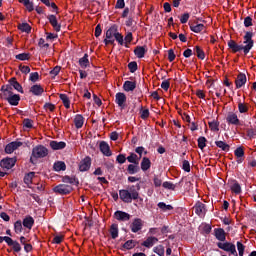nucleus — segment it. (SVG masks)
Listing matches in <instances>:
<instances>
[{
    "label": "nucleus",
    "mask_w": 256,
    "mask_h": 256,
    "mask_svg": "<svg viewBox=\"0 0 256 256\" xmlns=\"http://www.w3.org/2000/svg\"><path fill=\"white\" fill-rule=\"evenodd\" d=\"M120 199L124 203H132V201L139 199V192L135 189V186H130L128 190L123 189L119 191Z\"/></svg>",
    "instance_id": "f257e3e1"
},
{
    "label": "nucleus",
    "mask_w": 256,
    "mask_h": 256,
    "mask_svg": "<svg viewBox=\"0 0 256 256\" xmlns=\"http://www.w3.org/2000/svg\"><path fill=\"white\" fill-rule=\"evenodd\" d=\"M47 155H49V151L47 150V148H45V146H36L32 150L30 162H32L33 165H35L37 163V159H43V157H47Z\"/></svg>",
    "instance_id": "f03ea898"
},
{
    "label": "nucleus",
    "mask_w": 256,
    "mask_h": 256,
    "mask_svg": "<svg viewBox=\"0 0 256 256\" xmlns=\"http://www.w3.org/2000/svg\"><path fill=\"white\" fill-rule=\"evenodd\" d=\"M243 44H240L242 47V51L244 55H247L249 51L253 49V45H255V42L253 41V33L252 32H246L244 37Z\"/></svg>",
    "instance_id": "7ed1b4c3"
},
{
    "label": "nucleus",
    "mask_w": 256,
    "mask_h": 256,
    "mask_svg": "<svg viewBox=\"0 0 256 256\" xmlns=\"http://www.w3.org/2000/svg\"><path fill=\"white\" fill-rule=\"evenodd\" d=\"M119 30H117V26L113 25L106 31V38L104 39L105 45H113L115 43V36Z\"/></svg>",
    "instance_id": "20e7f679"
},
{
    "label": "nucleus",
    "mask_w": 256,
    "mask_h": 256,
    "mask_svg": "<svg viewBox=\"0 0 256 256\" xmlns=\"http://www.w3.org/2000/svg\"><path fill=\"white\" fill-rule=\"evenodd\" d=\"M217 247H219V249H222L223 251H226L227 253H230V255L238 256L237 248L235 247V244L231 242H218Z\"/></svg>",
    "instance_id": "39448f33"
},
{
    "label": "nucleus",
    "mask_w": 256,
    "mask_h": 256,
    "mask_svg": "<svg viewBox=\"0 0 256 256\" xmlns=\"http://www.w3.org/2000/svg\"><path fill=\"white\" fill-rule=\"evenodd\" d=\"M54 193L58 195H69L73 191V187L67 184H60L53 188Z\"/></svg>",
    "instance_id": "423d86ee"
},
{
    "label": "nucleus",
    "mask_w": 256,
    "mask_h": 256,
    "mask_svg": "<svg viewBox=\"0 0 256 256\" xmlns=\"http://www.w3.org/2000/svg\"><path fill=\"white\" fill-rule=\"evenodd\" d=\"M17 163V158H4L0 161V167H2V169H6L7 171H9V169H13V167H15V164Z\"/></svg>",
    "instance_id": "0eeeda50"
},
{
    "label": "nucleus",
    "mask_w": 256,
    "mask_h": 256,
    "mask_svg": "<svg viewBox=\"0 0 256 256\" xmlns=\"http://www.w3.org/2000/svg\"><path fill=\"white\" fill-rule=\"evenodd\" d=\"M132 233H139L143 229V220L140 218H135L130 225Z\"/></svg>",
    "instance_id": "6e6552de"
},
{
    "label": "nucleus",
    "mask_w": 256,
    "mask_h": 256,
    "mask_svg": "<svg viewBox=\"0 0 256 256\" xmlns=\"http://www.w3.org/2000/svg\"><path fill=\"white\" fill-rule=\"evenodd\" d=\"M2 93L0 94L1 99H5V101H8V99L14 95L13 94V87L11 86H2L1 88Z\"/></svg>",
    "instance_id": "1a4fd4ad"
},
{
    "label": "nucleus",
    "mask_w": 256,
    "mask_h": 256,
    "mask_svg": "<svg viewBox=\"0 0 256 256\" xmlns=\"http://www.w3.org/2000/svg\"><path fill=\"white\" fill-rule=\"evenodd\" d=\"M114 218L117 220V221H122V222H125V221H129L131 219V214L127 213V212H123L121 210H118L114 213Z\"/></svg>",
    "instance_id": "9d476101"
},
{
    "label": "nucleus",
    "mask_w": 256,
    "mask_h": 256,
    "mask_svg": "<svg viewBox=\"0 0 256 256\" xmlns=\"http://www.w3.org/2000/svg\"><path fill=\"white\" fill-rule=\"evenodd\" d=\"M22 145H23V142H19V141L11 142L5 147V153H7L8 155H11L13 151H17V148L21 147Z\"/></svg>",
    "instance_id": "9b49d317"
},
{
    "label": "nucleus",
    "mask_w": 256,
    "mask_h": 256,
    "mask_svg": "<svg viewBox=\"0 0 256 256\" xmlns=\"http://www.w3.org/2000/svg\"><path fill=\"white\" fill-rule=\"evenodd\" d=\"M194 211L199 217H205V213H207V209L205 208V204H203V202H197L194 206Z\"/></svg>",
    "instance_id": "f8f14e48"
},
{
    "label": "nucleus",
    "mask_w": 256,
    "mask_h": 256,
    "mask_svg": "<svg viewBox=\"0 0 256 256\" xmlns=\"http://www.w3.org/2000/svg\"><path fill=\"white\" fill-rule=\"evenodd\" d=\"M116 103L121 109H125V103L127 102V96L123 92L116 93Z\"/></svg>",
    "instance_id": "ddd939ff"
},
{
    "label": "nucleus",
    "mask_w": 256,
    "mask_h": 256,
    "mask_svg": "<svg viewBox=\"0 0 256 256\" xmlns=\"http://www.w3.org/2000/svg\"><path fill=\"white\" fill-rule=\"evenodd\" d=\"M89 169H91V158L87 156L79 163V171L85 172Z\"/></svg>",
    "instance_id": "4468645a"
},
{
    "label": "nucleus",
    "mask_w": 256,
    "mask_h": 256,
    "mask_svg": "<svg viewBox=\"0 0 256 256\" xmlns=\"http://www.w3.org/2000/svg\"><path fill=\"white\" fill-rule=\"evenodd\" d=\"M30 93H32V95H36V97H40V95L45 93V89H43V86L35 84L30 88Z\"/></svg>",
    "instance_id": "2eb2a0df"
},
{
    "label": "nucleus",
    "mask_w": 256,
    "mask_h": 256,
    "mask_svg": "<svg viewBox=\"0 0 256 256\" xmlns=\"http://www.w3.org/2000/svg\"><path fill=\"white\" fill-rule=\"evenodd\" d=\"M226 121L227 123H230V125H239L240 123L239 117L233 112L228 113Z\"/></svg>",
    "instance_id": "dca6fc26"
},
{
    "label": "nucleus",
    "mask_w": 256,
    "mask_h": 256,
    "mask_svg": "<svg viewBox=\"0 0 256 256\" xmlns=\"http://www.w3.org/2000/svg\"><path fill=\"white\" fill-rule=\"evenodd\" d=\"M228 47L231 49L232 53H239L243 51V48L241 47V44H237L234 40H230L228 42Z\"/></svg>",
    "instance_id": "f3484780"
},
{
    "label": "nucleus",
    "mask_w": 256,
    "mask_h": 256,
    "mask_svg": "<svg viewBox=\"0 0 256 256\" xmlns=\"http://www.w3.org/2000/svg\"><path fill=\"white\" fill-rule=\"evenodd\" d=\"M235 83L237 89H241V87L247 83V76L243 73H240L237 76Z\"/></svg>",
    "instance_id": "a211bd4d"
},
{
    "label": "nucleus",
    "mask_w": 256,
    "mask_h": 256,
    "mask_svg": "<svg viewBox=\"0 0 256 256\" xmlns=\"http://www.w3.org/2000/svg\"><path fill=\"white\" fill-rule=\"evenodd\" d=\"M7 241V245H9V247H12L13 251H15V253H19V251H21V244H19V242L14 241L12 238H6Z\"/></svg>",
    "instance_id": "6ab92c4d"
},
{
    "label": "nucleus",
    "mask_w": 256,
    "mask_h": 256,
    "mask_svg": "<svg viewBox=\"0 0 256 256\" xmlns=\"http://www.w3.org/2000/svg\"><path fill=\"white\" fill-rule=\"evenodd\" d=\"M23 227H25L26 229H33V225H35V219H33V217L31 216H26L24 219H23Z\"/></svg>",
    "instance_id": "aec40b11"
},
{
    "label": "nucleus",
    "mask_w": 256,
    "mask_h": 256,
    "mask_svg": "<svg viewBox=\"0 0 256 256\" xmlns=\"http://www.w3.org/2000/svg\"><path fill=\"white\" fill-rule=\"evenodd\" d=\"M100 151L105 155L106 157H111V149L109 148V144L107 142L102 141L100 143Z\"/></svg>",
    "instance_id": "412c9836"
},
{
    "label": "nucleus",
    "mask_w": 256,
    "mask_h": 256,
    "mask_svg": "<svg viewBox=\"0 0 256 256\" xmlns=\"http://www.w3.org/2000/svg\"><path fill=\"white\" fill-rule=\"evenodd\" d=\"M66 145L67 144H65V142H57V141H51L50 142V147L54 151H59L61 149H65Z\"/></svg>",
    "instance_id": "4be33fe9"
},
{
    "label": "nucleus",
    "mask_w": 256,
    "mask_h": 256,
    "mask_svg": "<svg viewBox=\"0 0 256 256\" xmlns=\"http://www.w3.org/2000/svg\"><path fill=\"white\" fill-rule=\"evenodd\" d=\"M48 19L54 30L57 32L61 31V25L57 22V17H55V15H50Z\"/></svg>",
    "instance_id": "5701e85b"
},
{
    "label": "nucleus",
    "mask_w": 256,
    "mask_h": 256,
    "mask_svg": "<svg viewBox=\"0 0 256 256\" xmlns=\"http://www.w3.org/2000/svg\"><path fill=\"white\" fill-rule=\"evenodd\" d=\"M145 53H147L145 46H138L134 50V54L136 57H138V59H143V57H145Z\"/></svg>",
    "instance_id": "b1692460"
},
{
    "label": "nucleus",
    "mask_w": 256,
    "mask_h": 256,
    "mask_svg": "<svg viewBox=\"0 0 256 256\" xmlns=\"http://www.w3.org/2000/svg\"><path fill=\"white\" fill-rule=\"evenodd\" d=\"M157 241H159V239H157L156 237H148L143 243V247H147L148 249L153 247V245H155V243H157Z\"/></svg>",
    "instance_id": "393cba45"
},
{
    "label": "nucleus",
    "mask_w": 256,
    "mask_h": 256,
    "mask_svg": "<svg viewBox=\"0 0 256 256\" xmlns=\"http://www.w3.org/2000/svg\"><path fill=\"white\" fill-rule=\"evenodd\" d=\"M137 87V83L133 82V81H125L124 85H123V89L124 91H135Z\"/></svg>",
    "instance_id": "a878e982"
},
{
    "label": "nucleus",
    "mask_w": 256,
    "mask_h": 256,
    "mask_svg": "<svg viewBox=\"0 0 256 256\" xmlns=\"http://www.w3.org/2000/svg\"><path fill=\"white\" fill-rule=\"evenodd\" d=\"M83 123H85V118L81 114H78L74 118V124L76 129H81L83 127Z\"/></svg>",
    "instance_id": "bb28decb"
},
{
    "label": "nucleus",
    "mask_w": 256,
    "mask_h": 256,
    "mask_svg": "<svg viewBox=\"0 0 256 256\" xmlns=\"http://www.w3.org/2000/svg\"><path fill=\"white\" fill-rule=\"evenodd\" d=\"M8 86L13 87L19 93H23V87L21 86V84H19V82H17L15 78L10 79V85Z\"/></svg>",
    "instance_id": "cd10ccee"
},
{
    "label": "nucleus",
    "mask_w": 256,
    "mask_h": 256,
    "mask_svg": "<svg viewBox=\"0 0 256 256\" xmlns=\"http://www.w3.org/2000/svg\"><path fill=\"white\" fill-rule=\"evenodd\" d=\"M215 237L218 239V241H225L226 236H225V230L223 228H218L214 230Z\"/></svg>",
    "instance_id": "c85d7f7f"
},
{
    "label": "nucleus",
    "mask_w": 256,
    "mask_h": 256,
    "mask_svg": "<svg viewBox=\"0 0 256 256\" xmlns=\"http://www.w3.org/2000/svg\"><path fill=\"white\" fill-rule=\"evenodd\" d=\"M234 155L237 157V163H243V156L245 155V151L242 147L237 148L234 151Z\"/></svg>",
    "instance_id": "c756f323"
},
{
    "label": "nucleus",
    "mask_w": 256,
    "mask_h": 256,
    "mask_svg": "<svg viewBox=\"0 0 256 256\" xmlns=\"http://www.w3.org/2000/svg\"><path fill=\"white\" fill-rule=\"evenodd\" d=\"M110 235L112 239H117L119 237V225L112 224L110 227Z\"/></svg>",
    "instance_id": "7c9ffc66"
},
{
    "label": "nucleus",
    "mask_w": 256,
    "mask_h": 256,
    "mask_svg": "<svg viewBox=\"0 0 256 256\" xmlns=\"http://www.w3.org/2000/svg\"><path fill=\"white\" fill-rule=\"evenodd\" d=\"M230 189L233 193H236V195L241 193V185H239L236 180L230 182Z\"/></svg>",
    "instance_id": "2f4dec72"
},
{
    "label": "nucleus",
    "mask_w": 256,
    "mask_h": 256,
    "mask_svg": "<svg viewBox=\"0 0 256 256\" xmlns=\"http://www.w3.org/2000/svg\"><path fill=\"white\" fill-rule=\"evenodd\" d=\"M142 171H149L151 169V160L149 158L144 157L141 162Z\"/></svg>",
    "instance_id": "473e14b6"
},
{
    "label": "nucleus",
    "mask_w": 256,
    "mask_h": 256,
    "mask_svg": "<svg viewBox=\"0 0 256 256\" xmlns=\"http://www.w3.org/2000/svg\"><path fill=\"white\" fill-rule=\"evenodd\" d=\"M7 101L10 105L17 106L19 105V101H21V97L17 94H12Z\"/></svg>",
    "instance_id": "72a5a7b5"
},
{
    "label": "nucleus",
    "mask_w": 256,
    "mask_h": 256,
    "mask_svg": "<svg viewBox=\"0 0 256 256\" xmlns=\"http://www.w3.org/2000/svg\"><path fill=\"white\" fill-rule=\"evenodd\" d=\"M53 169L54 171H65V169H67V165H65V162L63 161H58L56 163H54L53 165Z\"/></svg>",
    "instance_id": "f704fd0d"
},
{
    "label": "nucleus",
    "mask_w": 256,
    "mask_h": 256,
    "mask_svg": "<svg viewBox=\"0 0 256 256\" xmlns=\"http://www.w3.org/2000/svg\"><path fill=\"white\" fill-rule=\"evenodd\" d=\"M18 29L22 31V33H31V25L26 22L19 24Z\"/></svg>",
    "instance_id": "c9c22d12"
},
{
    "label": "nucleus",
    "mask_w": 256,
    "mask_h": 256,
    "mask_svg": "<svg viewBox=\"0 0 256 256\" xmlns=\"http://www.w3.org/2000/svg\"><path fill=\"white\" fill-rule=\"evenodd\" d=\"M18 1L19 3H22V5H24V7H26L27 11H29L30 13L35 9V7L33 6V2H31L30 0H18Z\"/></svg>",
    "instance_id": "e433bc0d"
},
{
    "label": "nucleus",
    "mask_w": 256,
    "mask_h": 256,
    "mask_svg": "<svg viewBox=\"0 0 256 256\" xmlns=\"http://www.w3.org/2000/svg\"><path fill=\"white\" fill-rule=\"evenodd\" d=\"M128 163H133L134 165H139V157L135 153H131L127 158Z\"/></svg>",
    "instance_id": "4c0bfd02"
},
{
    "label": "nucleus",
    "mask_w": 256,
    "mask_h": 256,
    "mask_svg": "<svg viewBox=\"0 0 256 256\" xmlns=\"http://www.w3.org/2000/svg\"><path fill=\"white\" fill-rule=\"evenodd\" d=\"M139 172V164H130L128 165V173L129 175H135V173Z\"/></svg>",
    "instance_id": "58836bf2"
},
{
    "label": "nucleus",
    "mask_w": 256,
    "mask_h": 256,
    "mask_svg": "<svg viewBox=\"0 0 256 256\" xmlns=\"http://www.w3.org/2000/svg\"><path fill=\"white\" fill-rule=\"evenodd\" d=\"M60 99L66 109H69V107H71V101H69V97H67L66 94H60Z\"/></svg>",
    "instance_id": "ea45409f"
},
{
    "label": "nucleus",
    "mask_w": 256,
    "mask_h": 256,
    "mask_svg": "<svg viewBox=\"0 0 256 256\" xmlns=\"http://www.w3.org/2000/svg\"><path fill=\"white\" fill-rule=\"evenodd\" d=\"M215 145L219 147V149H222V151H229L230 149L229 144L225 143L224 141H216Z\"/></svg>",
    "instance_id": "a19ab883"
},
{
    "label": "nucleus",
    "mask_w": 256,
    "mask_h": 256,
    "mask_svg": "<svg viewBox=\"0 0 256 256\" xmlns=\"http://www.w3.org/2000/svg\"><path fill=\"white\" fill-rule=\"evenodd\" d=\"M190 29L194 33H201V31H203L205 29V25H203V24L191 25Z\"/></svg>",
    "instance_id": "79ce46f5"
},
{
    "label": "nucleus",
    "mask_w": 256,
    "mask_h": 256,
    "mask_svg": "<svg viewBox=\"0 0 256 256\" xmlns=\"http://www.w3.org/2000/svg\"><path fill=\"white\" fill-rule=\"evenodd\" d=\"M158 207L159 209H161V211H163L164 213L167 211H173V206L171 205H167L164 202H160L158 203Z\"/></svg>",
    "instance_id": "37998d69"
},
{
    "label": "nucleus",
    "mask_w": 256,
    "mask_h": 256,
    "mask_svg": "<svg viewBox=\"0 0 256 256\" xmlns=\"http://www.w3.org/2000/svg\"><path fill=\"white\" fill-rule=\"evenodd\" d=\"M79 63L84 69L89 67V55L85 54L84 57L79 60Z\"/></svg>",
    "instance_id": "c03bdc74"
},
{
    "label": "nucleus",
    "mask_w": 256,
    "mask_h": 256,
    "mask_svg": "<svg viewBox=\"0 0 256 256\" xmlns=\"http://www.w3.org/2000/svg\"><path fill=\"white\" fill-rule=\"evenodd\" d=\"M14 230L17 234L23 231V222H21V220H18L14 223Z\"/></svg>",
    "instance_id": "a18cd8bd"
},
{
    "label": "nucleus",
    "mask_w": 256,
    "mask_h": 256,
    "mask_svg": "<svg viewBox=\"0 0 256 256\" xmlns=\"http://www.w3.org/2000/svg\"><path fill=\"white\" fill-rule=\"evenodd\" d=\"M194 51H195L198 59H202V60L205 59V52H203V49H201V47L196 46L194 48Z\"/></svg>",
    "instance_id": "49530a36"
},
{
    "label": "nucleus",
    "mask_w": 256,
    "mask_h": 256,
    "mask_svg": "<svg viewBox=\"0 0 256 256\" xmlns=\"http://www.w3.org/2000/svg\"><path fill=\"white\" fill-rule=\"evenodd\" d=\"M33 177H35V172H30L24 177V183L26 185H31V182L33 181Z\"/></svg>",
    "instance_id": "de8ad7c7"
},
{
    "label": "nucleus",
    "mask_w": 256,
    "mask_h": 256,
    "mask_svg": "<svg viewBox=\"0 0 256 256\" xmlns=\"http://www.w3.org/2000/svg\"><path fill=\"white\" fill-rule=\"evenodd\" d=\"M207 139L205 137L198 138V147L199 149H205L207 147Z\"/></svg>",
    "instance_id": "09e8293b"
},
{
    "label": "nucleus",
    "mask_w": 256,
    "mask_h": 256,
    "mask_svg": "<svg viewBox=\"0 0 256 256\" xmlns=\"http://www.w3.org/2000/svg\"><path fill=\"white\" fill-rule=\"evenodd\" d=\"M154 253H156L159 256L165 255V248L162 245L156 246L154 248Z\"/></svg>",
    "instance_id": "8fccbe9b"
},
{
    "label": "nucleus",
    "mask_w": 256,
    "mask_h": 256,
    "mask_svg": "<svg viewBox=\"0 0 256 256\" xmlns=\"http://www.w3.org/2000/svg\"><path fill=\"white\" fill-rule=\"evenodd\" d=\"M237 250H238L239 256L245 255V245H243V243L237 242Z\"/></svg>",
    "instance_id": "3c124183"
},
{
    "label": "nucleus",
    "mask_w": 256,
    "mask_h": 256,
    "mask_svg": "<svg viewBox=\"0 0 256 256\" xmlns=\"http://www.w3.org/2000/svg\"><path fill=\"white\" fill-rule=\"evenodd\" d=\"M135 247V241L134 240H128L124 243L123 248L124 249H133Z\"/></svg>",
    "instance_id": "603ef678"
},
{
    "label": "nucleus",
    "mask_w": 256,
    "mask_h": 256,
    "mask_svg": "<svg viewBox=\"0 0 256 256\" xmlns=\"http://www.w3.org/2000/svg\"><path fill=\"white\" fill-rule=\"evenodd\" d=\"M208 125H209L211 131H219V122L214 120L212 122H209Z\"/></svg>",
    "instance_id": "864d4df0"
},
{
    "label": "nucleus",
    "mask_w": 256,
    "mask_h": 256,
    "mask_svg": "<svg viewBox=\"0 0 256 256\" xmlns=\"http://www.w3.org/2000/svg\"><path fill=\"white\" fill-rule=\"evenodd\" d=\"M162 187H164V189H169L170 191H175V184L171 182H164Z\"/></svg>",
    "instance_id": "5fc2aeb1"
},
{
    "label": "nucleus",
    "mask_w": 256,
    "mask_h": 256,
    "mask_svg": "<svg viewBox=\"0 0 256 256\" xmlns=\"http://www.w3.org/2000/svg\"><path fill=\"white\" fill-rule=\"evenodd\" d=\"M182 168L184 171H186V173H189L191 171V164L189 163V161L184 160L182 163Z\"/></svg>",
    "instance_id": "6e6d98bb"
},
{
    "label": "nucleus",
    "mask_w": 256,
    "mask_h": 256,
    "mask_svg": "<svg viewBox=\"0 0 256 256\" xmlns=\"http://www.w3.org/2000/svg\"><path fill=\"white\" fill-rule=\"evenodd\" d=\"M16 59H19V61H29V54L27 53H22L16 55Z\"/></svg>",
    "instance_id": "4d7b16f0"
},
{
    "label": "nucleus",
    "mask_w": 256,
    "mask_h": 256,
    "mask_svg": "<svg viewBox=\"0 0 256 256\" xmlns=\"http://www.w3.org/2000/svg\"><path fill=\"white\" fill-rule=\"evenodd\" d=\"M128 69L130 73H135V71H137V62H130L128 64Z\"/></svg>",
    "instance_id": "13d9d810"
},
{
    "label": "nucleus",
    "mask_w": 256,
    "mask_h": 256,
    "mask_svg": "<svg viewBox=\"0 0 256 256\" xmlns=\"http://www.w3.org/2000/svg\"><path fill=\"white\" fill-rule=\"evenodd\" d=\"M114 39L119 43V45L124 44L123 35H121V33L116 32V36H114Z\"/></svg>",
    "instance_id": "bf43d9fd"
},
{
    "label": "nucleus",
    "mask_w": 256,
    "mask_h": 256,
    "mask_svg": "<svg viewBox=\"0 0 256 256\" xmlns=\"http://www.w3.org/2000/svg\"><path fill=\"white\" fill-rule=\"evenodd\" d=\"M23 125H24V127H26V129H31V128H33V120L24 119Z\"/></svg>",
    "instance_id": "052dcab7"
},
{
    "label": "nucleus",
    "mask_w": 256,
    "mask_h": 256,
    "mask_svg": "<svg viewBox=\"0 0 256 256\" xmlns=\"http://www.w3.org/2000/svg\"><path fill=\"white\" fill-rule=\"evenodd\" d=\"M39 80V73L38 72H33L30 74V81H32V83H35Z\"/></svg>",
    "instance_id": "680f3d73"
},
{
    "label": "nucleus",
    "mask_w": 256,
    "mask_h": 256,
    "mask_svg": "<svg viewBox=\"0 0 256 256\" xmlns=\"http://www.w3.org/2000/svg\"><path fill=\"white\" fill-rule=\"evenodd\" d=\"M61 71V67L56 66L53 68V70L50 71V75H52L53 77H57V75H59Z\"/></svg>",
    "instance_id": "e2e57ef3"
},
{
    "label": "nucleus",
    "mask_w": 256,
    "mask_h": 256,
    "mask_svg": "<svg viewBox=\"0 0 256 256\" xmlns=\"http://www.w3.org/2000/svg\"><path fill=\"white\" fill-rule=\"evenodd\" d=\"M168 60L170 61V63H173V61H175V52L173 51V49L168 50Z\"/></svg>",
    "instance_id": "0e129e2a"
},
{
    "label": "nucleus",
    "mask_w": 256,
    "mask_h": 256,
    "mask_svg": "<svg viewBox=\"0 0 256 256\" xmlns=\"http://www.w3.org/2000/svg\"><path fill=\"white\" fill-rule=\"evenodd\" d=\"M247 136L250 138V139H254V137H256V129H248L247 130Z\"/></svg>",
    "instance_id": "69168bd1"
},
{
    "label": "nucleus",
    "mask_w": 256,
    "mask_h": 256,
    "mask_svg": "<svg viewBox=\"0 0 256 256\" xmlns=\"http://www.w3.org/2000/svg\"><path fill=\"white\" fill-rule=\"evenodd\" d=\"M238 109H239L240 113H247V111H248L247 106H245V104H243V103L238 104Z\"/></svg>",
    "instance_id": "338daca9"
},
{
    "label": "nucleus",
    "mask_w": 256,
    "mask_h": 256,
    "mask_svg": "<svg viewBox=\"0 0 256 256\" xmlns=\"http://www.w3.org/2000/svg\"><path fill=\"white\" fill-rule=\"evenodd\" d=\"M187 21H189V13L183 14V15L181 16V18H180V22H181L182 24L187 23Z\"/></svg>",
    "instance_id": "774afa93"
}]
</instances>
